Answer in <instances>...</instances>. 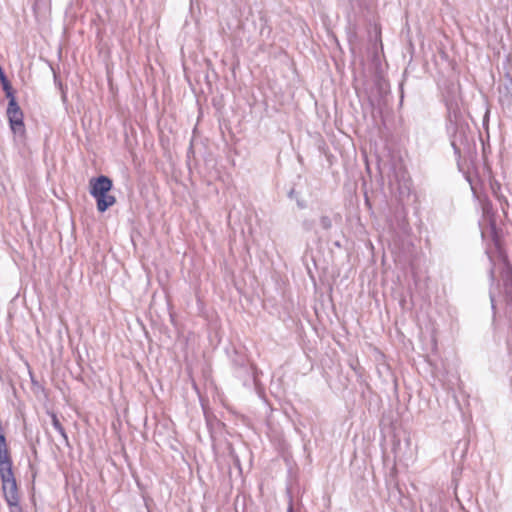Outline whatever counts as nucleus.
<instances>
[{
	"label": "nucleus",
	"mask_w": 512,
	"mask_h": 512,
	"mask_svg": "<svg viewBox=\"0 0 512 512\" xmlns=\"http://www.w3.org/2000/svg\"><path fill=\"white\" fill-rule=\"evenodd\" d=\"M492 233H493V241L495 250L497 252V256L495 257L489 250H486V254L492 264L489 275L492 282L495 281V264L496 260L502 264L501 276L504 282V288L507 294L512 292V266L508 261V258L504 251L500 247L499 240L496 237L495 225L491 224Z\"/></svg>",
	"instance_id": "1"
},
{
	"label": "nucleus",
	"mask_w": 512,
	"mask_h": 512,
	"mask_svg": "<svg viewBox=\"0 0 512 512\" xmlns=\"http://www.w3.org/2000/svg\"><path fill=\"white\" fill-rule=\"evenodd\" d=\"M446 108H447V118H448V130L464 134V126L461 123L462 120V112H461V101L459 97L447 96L445 98Z\"/></svg>",
	"instance_id": "2"
},
{
	"label": "nucleus",
	"mask_w": 512,
	"mask_h": 512,
	"mask_svg": "<svg viewBox=\"0 0 512 512\" xmlns=\"http://www.w3.org/2000/svg\"><path fill=\"white\" fill-rule=\"evenodd\" d=\"M2 491L10 512H23L19 504V493L16 478L9 477L1 479Z\"/></svg>",
	"instance_id": "3"
},
{
	"label": "nucleus",
	"mask_w": 512,
	"mask_h": 512,
	"mask_svg": "<svg viewBox=\"0 0 512 512\" xmlns=\"http://www.w3.org/2000/svg\"><path fill=\"white\" fill-rule=\"evenodd\" d=\"M7 116L11 130L15 135L23 137L25 134V125L23 121V112L20 109L15 96L8 98Z\"/></svg>",
	"instance_id": "4"
},
{
	"label": "nucleus",
	"mask_w": 512,
	"mask_h": 512,
	"mask_svg": "<svg viewBox=\"0 0 512 512\" xmlns=\"http://www.w3.org/2000/svg\"><path fill=\"white\" fill-rule=\"evenodd\" d=\"M13 462L6 442V437L0 430V478L14 477Z\"/></svg>",
	"instance_id": "5"
},
{
	"label": "nucleus",
	"mask_w": 512,
	"mask_h": 512,
	"mask_svg": "<svg viewBox=\"0 0 512 512\" xmlns=\"http://www.w3.org/2000/svg\"><path fill=\"white\" fill-rule=\"evenodd\" d=\"M112 181L107 176L91 178L89 181V192L95 199L108 193L112 189Z\"/></svg>",
	"instance_id": "6"
},
{
	"label": "nucleus",
	"mask_w": 512,
	"mask_h": 512,
	"mask_svg": "<svg viewBox=\"0 0 512 512\" xmlns=\"http://www.w3.org/2000/svg\"><path fill=\"white\" fill-rule=\"evenodd\" d=\"M96 200L97 210L101 213L105 212L107 209H109L111 206H113L116 203L115 196L106 193L104 195L99 196Z\"/></svg>",
	"instance_id": "7"
},
{
	"label": "nucleus",
	"mask_w": 512,
	"mask_h": 512,
	"mask_svg": "<svg viewBox=\"0 0 512 512\" xmlns=\"http://www.w3.org/2000/svg\"><path fill=\"white\" fill-rule=\"evenodd\" d=\"M49 415L51 417L52 426L61 435V437L63 438L64 442L66 444H68V441H69L68 435H67L64 427L60 423L57 415L54 412H49Z\"/></svg>",
	"instance_id": "8"
},
{
	"label": "nucleus",
	"mask_w": 512,
	"mask_h": 512,
	"mask_svg": "<svg viewBox=\"0 0 512 512\" xmlns=\"http://www.w3.org/2000/svg\"><path fill=\"white\" fill-rule=\"evenodd\" d=\"M0 82L2 84V87L5 92L6 97L7 98L14 97L12 86H11L10 82L7 80V77H6L1 66H0Z\"/></svg>",
	"instance_id": "9"
},
{
	"label": "nucleus",
	"mask_w": 512,
	"mask_h": 512,
	"mask_svg": "<svg viewBox=\"0 0 512 512\" xmlns=\"http://www.w3.org/2000/svg\"><path fill=\"white\" fill-rule=\"evenodd\" d=\"M48 0H34L33 11L38 15L43 9L47 7Z\"/></svg>",
	"instance_id": "10"
},
{
	"label": "nucleus",
	"mask_w": 512,
	"mask_h": 512,
	"mask_svg": "<svg viewBox=\"0 0 512 512\" xmlns=\"http://www.w3.org/2000/svg\"><path fill=\"white\" fill-rule=\"evenodd\" d=\"M320 225L324 230H329L332 227V221L328 216H322L320 218Z\"/></svg>",
	"instance_id": "11"
},
{
	"label": "nucleus",
	"mask_w": 512,
	"mask_h": 512,
	"mask_svg": "<svg viewBox=\"0 0 512 512\" xmlns=\"http://www.w3.org/2000/svg\"><path fill=\"white\" fill-rule=\"evenodd\" d=\"M451 144H452V147H453L455 153H460V150H459V148L457 147V144H456V139H453L451 141Z\"/></svg>",
	"instance_id": "12"
},
{
	"label": "nucleus",
	"mask_w": 512,
	"mask_h": 512,
	"mask_svg": "<svg viewBox=\"0 0 512 512\" xmlns=\"http://www.w3.org/2000/svg\"><path fill=\"white\" fill-rule=\"evenodd\" d=\"M490 300H491L492 309L495 310V300H494V296L491 292H490Z\"/></svg>",
	"instance_id": "13"
},
{
	"label": "nucleus",
	"mask_w": 512,
	"mask_h": 512,
	"mask_svg": "<svg viewBox=\"0 0 512 512\" xmlns=\"http://www.w3.org/2000/svg\"><path fill=\"white\" fill-rule=\"evenodd\" d=\"M303 225H304V227H305V229H306V230H309V229L311 228V224H310L308 221H305V222L303 223Z\"/></svg>",
	"instance_id": "14"
},
{
	"label": "nucleus",
	"mask_w": 512,
	"mask_h": 512,
	"mask_svg": "<svg viewBox=\"0 0 512 512\" xmlns=\"http://www.w3.org/2000/svg\"><path fill=\"white\" fill-rule=\"evenodd\" d=\"M288 512H294V510H293V506H292V505H290V506L288 507Z\"/></svg>",
	"instance_id": "15"
}]
</instances>
